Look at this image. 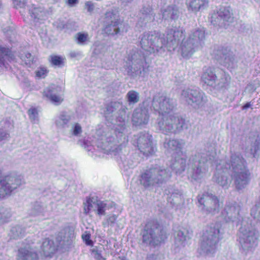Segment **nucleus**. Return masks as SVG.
<instances>
[{"instance_id": "f257e3e1", "label": "nucleus", "mask_w": 260, "mask_h": 260, "mask_svg": "<svg viewBox=\"0 0 260 260\" xmlns=\"http://www.w3.org/2000/svg\"><path fill=\"white\" fill-rule=\"evenodd\" d=\"M168 234L164 227L157 221L148 222L143 234V242L151 246L156 247L163 244L168 239Z\"/></svg>"}, {"instance_id": "f03ea898", "label": "nucleus", "mask_w": 260, "mask_h": 260, "mask_svg": "<svg viewBox=\"0 0 260 260\" xmlns=\"http://www.w3.org/2000/svg\"><path fill=\"white\" fill-rule=\"evenodd\" d=\"M229 168L231 167L235 173L234 177L237 190L244 188L250 181V174L246 168L245 160L240 155H233L231 156V165L226 164Z\"/></svg>"}, {"instance_id": "7ed1b4c3", "label": "nucleus", "mask_w": 260, "mask_h": 260, "mask_svg": "<svg viewBox=\"0 0 260 260\" xmlns=\"http://www.w3.org/2000/svg\"><path fill=\"white\" fill-rule=\"evenodd\" d=\"M20 184V180L16 176L7 175L3 176L0 169V199L10 195Z\"/></svg>"}, {"instance_id": "20e7f679", "label": "nucleus", "mask_w": 260, "mask_h": 260, "mask_svg": "<svg viewBox=\"0 0 260 260\" xmlns=\"http://www.w3.org/2000/svg\"><path fill=\"white\" fill-rule=\"evenodd\" d=\"M137 146L143 155L149 156L153 155L155 149L153 146L152 137L148 133H141L137 139Z\"/></svg>"}, {"instance_id": "39448f33", "label": "nucleus", "mask_w": 260, "mask_h": 260, "mask_svg": "<svg viewBox=\"0 0 260 260\" xmlns=\"http://www.w3.org/2000/svg\"><path fill=\"white\" fill-rule=\"evenodd\" d=\"M199 203L203 205L204 209L212 214L218 212L220 204L217 197L210 193L205 192L201 197L198 196Z\"/></svg>"}, {"instance_id": "423d86ee", "label": "nucleus", "mask_w": 260, "mask_h": 260, "mask_svg": "<svg viewBox=\"0 0 260 260\" xmlns=\"http://www.w3.org/2000/svg\"><path fill=\"white\" fill-rule=\"evenodd\" d=\"M105 22L107 24L103 28L104 34L108 35L117 34L120 31V21L116 18L115 14L113 11L107 12L105 14Z\"/></svg>"}, {"instance_id": "0eeeda50", "label": "nucleus", "mask_w": 260, "mask_h": 260, "mask_svg": "<svg viewBox=\"0 0 260 260\" xmlns=\"http://www.w3.org/2000/svg\"><path fill=\"white\" fill-rule=\"evenodd\" d=\"M153 169H150L141 175L140 181L141 183L145 187L149 186L151 184H162L165 181V178L167 175V172L165 169L159 170L157 172V175L153 179V182L151 183V174L153 172Z\"/></svg>"}, {"instance_id": "6e6552de", "label": "nucleus", "mask_w": 260, "mask_h": 260, "mask_svg": "<svg viewBox=\"0 0 260 260\" xmlns=\"http://www.w3.org/2000/svg\"><path fill=\"white\" fill-rule=\"evenodd\" d=\"M182 95L189 104L196 103L199 104L203 101V95L199 88H188L183 90Z\"/></svg>"}, {"instance_id": "1a4fd4ad", "label": "nucleus", "mask_w": 260, "mask_h": 260, "mask_svg": "<svg viewBox=\"0 0 260 260\" xmlns=\"http://www.w3.org/2000/svg\"><path fill=\"white\" fill-rule=\"evenodd\" d=\"M39 254L32 247L25 246L18 250L17 260H39Z\"/></svg>"}, {"instance_id": "9d476101", "label": "nucleus", "mask_w": 260, "mask_h": 260, "mask_svg": "<svg viewBox=\"0 0 260 260\" xmlns=\"http://www.w3.org/2000/svg\"><path fill=\"white\" fill-rule=\"evenodd\" d=\"M174 106L170 102V99L166 97L161 98L159 100L158 105L154 103V108L157 111L159 115H165L173 111Z\"/></svg>"}, {"instance_id": "9b49d317", "label": "nucleus", "mask_w": 260, "mask_h": 260, "mask_svg": "<svg viewBox=\"0 0 260 260\" xmlns=\"http://www.w3.org/2000/svg\"><path fill=\"white\" fill-rule=\"evenodd\" d=\"M168 124L166 125V129L170 132L175 126L176 131H180L183 129L185 126V120L182 117L171 115L170 116Z\"/></svg>"}, {"instance_id": "f8f14e48", "label": "nucleus", "mask_w": 260, "mask_h": 260, "mask_svg": "<svg viewBox=\"0 0 260 260\" xmlns=\"http://www.w3.org/2000/svg\"><path fill=\"white\" fill-rule=\"evenodd\" d=\"M56 249L54 242L49 238H45L41 246V255L43 258L52 257Z\"/></svg>"}, {"instance_id": "ddd939ff", "label": "nucleus", "mask_w": 260, "mask_h": 260, "mask_svg": "<svg viewBox=\"0 0 260 260\" xmlns=\"http://www.w3.org/2000/svg\"><path fill=\"white\" fill-rule=\"evenodd\" d=\"M240 232L243 236L240 239V242L241 244L249 243L250 245L247 246L248 248L252 247L257 240V237L254 231H247L245 227L242 226L240 229Z\"/></svg>"}, {"instance_id": "4468645a", "label": "nucleus", "mask_w": 260, "mask_h": 260, "mask_svg": "<svg viewBox=\"0 0 260 260\" xmlns=\"http://www.w3.org/2000/svg\"><path fill=\"white\" fill-rule=\"evenodd\" d=\"M15 59V53L11 48L0 45V66H5L6 60L11 62Z\"/></svg>"}, {"instance_id": "2eb2a0df", "label": "nucleus", "mask_w": 260, "mask_h": 260, "mask_svg": "<svg viewBox=\"0 0 260 260\" xmlns=\"http://www.w3.org/2000/svg\"><path fill=\"white\" fill-rule=\"evenodd\" d=\"M217 77L210 67L207 68L203 74L202 81L207 85L212 86L216 80Z\"/></svg>"}, {"instance_id": "dca6fc26", "label": "nucleus", "mask_w": 260, "mask_h": 260, "mask_svg": "<svg viewBox=\"0 0 260 260\" xmlns=\"http://www.w3.org/2000/svg\"><path fill=\"white\" fill-rule=\"evenodd\" d=\"M54 90L55 88L52 86L48 87L44 90L43 95L55 104L59 105L63 101V99L59 95L53 94Z\"/></svg>"}, {"instance_id": "f3484780", "label": "nucleus", "mask_w": 260, "mask_h": 260, "mask_svg": "<svg viewBox=\"0 0 260 260\" xmlns=\"http://www.w3.org/2000/svg\"><path fill=\"white\" fill-rule=\"evenodd\" d=\"M208 0H191L188 6V9L194 12L204 9L208 5Z\"/></svg>"}, {"instance_id": "a211bd4d", "label": "nucleus", "mask_w": 260, "mask_h": 260, "mask_svg": "<svg viewBox=\"0 0 260 260\" xmlns=\"http://www.w3.org/2000/svg\"><path fill=\"white\" fill-rule=\"evenodd\" d=\"M49 61L53 66L61 68L64 66L66 58L59 55H51Z\"/></svg>"}, {"instance_id": "6ab92c4d", "label": "nucleus", "mask_w": 260, "mask_h": 260, "mask_svg": "<svg viewBox=\"0 0 260 260\" xmlns=\"http://www.w3.org/2000/svg\"><path fill=\"white\" fill-rule=\"evenodd\" d=\"M44 13L43 9L40 7H32L29 10L30 15L35 20L41 19Z\"/></svg>"}, {"instance_id": "aec40b11", "label": "nucleus", "mask_w": 260, "mask_h": 260, "mask_svg": "<svg viewBox=\"0 0 260 260\" xmlns=\"http://www.w3.org/2000/svg\"><path fill=\"white\" fill-rule=\"evenodd\" d=\"M184 144V143H181L177 140H170L168 142V145L170 148L181 153L182 145Z\"/></svg>"}, {"instance_id": "412c9836", "label": "nucleus", "mask_w": 260, "mask_h": 260, "mask_svg": "<svg viewBox=\"0 0 260 260\" xmlns=\"http://www.w3.org/2000/svg\"><path fill=\"white\" fill-rule=\"evenodd\" d=\"M93 198L88 197L86 199V201L84 202L83 209L85 214H89L93 208V205L96 204V202H93Z\"/></svg>"}, {"instance_id": "4be33fe9", "label": "nucleus", "mask_w": 260, "mask_h": 260, "mask_svg": "<svg viewBox=\"0 0 260 260\" xmlns=\"http://www.w3.org/2000/svg\"><path fill=\"white\" fill-rule=\"evenodd\" d=\"M49 70L46 67L40 66L35 71V76L39 79H44L47 76Z\"/></svg>"}, {"instance_id": "5701e85b", "label": "nucleus", "mask_w": 260, "mask_h": 260, "mask_svg": "<svg viewBox=\"0 0 260 260\" xmlns=\"http://www.w3.org/2000/svg\"><path fill=\"white\" fill-rule=\"evenodd\" d=\"M219 234V230L218 229H215V228H210L209 233H208V238L207 239V244L211 246V241L214 240Z\"/></svg>"}, {"instance_id": "b1692460", "label": "nucleus", "mask_w": 260, "mask_h": 260, "mask_svg": "<svg viewBox=\"0 0 260 260\" xmlns=\"http://www.w3.org/2000/svg\"><path fill=\"white\" fill-rule=\"evenodd\" d=\"M76 42L79 44H85L89 41V37L87 32H78L75 36Z\"/></svg>"}, {"instance_id": "393cba45", "label": "nucleus", "mask_w": 260, "mask_h": 260, "mask_svg": "<svg viewBox=\"0 0 260 260\" xmlns=\"http://www.w3.org/2000/svg\"><path fill=\"white\" fill-rule=\"evenodd\" d=\"M134 118L135 117H134L133 120L135 121L138 125H142L148 123L149 119V116L147 113L145 112H142L140 114V118L138 119V120L136 121Z\"/></svg>"}, {"instance_id": "a878e982", "label": "nucleus", "mask_w": 260, "mask_h": 260, "mask_svg": "<svg viewBox=\"0 0 260 260\" xmlns=\"http://www.w3.org/2000/svg\"><path fill=\"white\" fill-rule=\"evenodd\" d=\"M127 98L130 103H136L139 101V94L134 90H130L127 93Z\"/></svg>"}, {"instance_id": "bb28decb", "label": "nucleus", "mask_w": 260, "mask_h": 260, "mask_svg": "<svg viewBox=\"0 0 260 260\" xmlns=\"http://www.w3.org/2000/svg\"><path fill=\"white\" fill-rule=\"evenodd\" d=\"M97 210L96 213L99 215H105L107 204L103 201H96Z\"/></svg>"}, {"instance_id": "cd10ccee", "label": "nucleus", "mask_w": 260, "mask_h": 260, "mask_svg": "<svg viewBox=\"0 0 260 260\" xmlns=\"http://www.w3.org/2000/svg\"><path fill=\"white\" fill-rule=\"evenodd\" d=\"M218 15L224 21H229L233 19L230 11L225 8H224L222 10L220 9Z\"/></svg>"}, {"instance_id": "c85d7f7f", "label": "nucleus", "mask_w": 260, "mask_h": 260, "mask_svg": "<svg viewBox=\"0 0 260 260\" xmlns=\"http://www.w3.org/2000/svg\"><path fill=\"white\" fill-rule=\"evenodd\" d=\"M169 11L170 12V18L172 19H176L178 18L179 11L174 6H170L168 9L165 11L166 12Z\"/></svg>"}, {"instance_id": "c756f323", "label": "nucleus", "mask_w": 260, "mask_h": 260, "mask_svg": "<svg viewBox=\"0 0 260 260\" xmlns=\"http://www.w3.org/2000/svg\"><path fill=\"white\" fill-rule=\"evenodd\" d=\"M82 238L86 245L92 246L93 243L91 240V235L89 233H86L82 235Z\"/></svg>"}, {"instance_id": "7c9ffc66", "label": "nucleus", "mask_w": 260, "mask_h": 260, "mask_svg": "<svg viewBox=\"0 0 260 260\" xmlns=\"http://www.w3.org/2000/svg\"><path fill=\"white\" fill-rule=\"evenodd\" d=\"M217 182L219 185L222 187H227L229 184L227 177L224 176L218 177L217 179Z\"/></svg>"}, {"instance_id": "2f4dec72", "label": "nucleus", "mask_w": 260, "mask_h": 260, "mask_svg": "<svg viewBox=\"0 0 260 260\" xmlns=\"http://www.w3.org/2000/svg\"><path fill=\"white\" fill-rule=\"evenodd\" d=\"M28 115L29 118L35 120L38 116V111L37 108L32 107L28 110Z\"/></svg>"}, {"instance_id": "473e14b6", "label": "nucleus", "mask_w": 260, "mask_h": 260, "mask_svg": "<svg viewBox=\"0 0 260 260\" xmlns=\"http://www.w3.org/2000/svg\"><path fill=\"white\" fill-rule=\"evenodd\" d=\"M192 35L193 38L192 39H196L194 38L197 37L198 40H202L205 38V34L201 30H196L193 33Z\"/></svg>"}, {"instance_id": "72a5a7b5", "label": "nucleus", "mask_w": 260, "mask_h": 260, "mask_svg": "<svg viewBox=\"0 0 260 260\" xmlns=\"http://www.w3.org/2000/svg\"><path fill=\"white\" fill-rule=\"evenodd\" d=\"M117 216L116 215H112L110 216L107 219V223L108 225H112L116 221Z\"/></svg>"}, {"instance_id": "f704fd0d", "label": "nucleus", "mask_w": 260, "mask_h": 260, "mask_svg": "<svg viewBox=\"0 0 260 260\" xmlns=\"http://www.w3.org/2000/svg\"><path fill=\"white\" fill-rule=\"evenodd\" d=\"M82 132V128L80 124L78 123L74 125L73 134L75 136H77Z\"/></svg>"}, {"instance_id": "c9c22d12", "label": "nucleus", "mask_w": 260, "mask_h": 260, "mask_svg": "<svg viewBox=\"0 0 260 260\" xmlns=\"http://www.w3.org/2000/svg\"><path fill=\"white\" fill-rule=\"evenodd\" d=\"M85 7L89 12H92L94 8V4L90 1H88L85 3Z\"/></svg>"}, {"instance_id": "e433bc0d", "label": "nucleus", "mask_w": 260, "mask_h": 260, "mask_svg": "<svg viewBox=\"0 0 260 260\" xmlns=\"http://www.w3.org/2000/svg\"><path fill=\"white\" fill-rule=\"evenodd\" d=\"M78 2V0H66V3L70 6H73Z\"/></svg>"}, {"instance_id": "4c0bfd02", "label": "nucleus", "mask_w": 260, "mask_h": 260, "mask_svg": "<svg viewBox=\"0 0 260 260\" xmlns=\"http://www.w3.org/2000/svg\"><path fill=\"white\" fill-rule=\"evenodd\" d=\"M95 257L98 260H105L106 259L102 256L101 254L98 251L95 253Z\"/></svg>"}, {"instance_id": "58836bf2", "label": "nucleus", "mask_w": 260, "mask_h": 260, "mask_svg": "<svg viewBox=\"0 0 260 260\" xmlns=\"http://www.w3.org/2000/svg\"><path fill=\"white\" fill-rule=\"evenodd\" d=\"M252 105L251 102H247L242 107L243 110H246L248 108L250 107Z\"/></svg>"}, {"instance_id": "ea45409f", "label": "nucleus", "mask_w": 260, "mask_h": 260, "mask_svg": "<svg viewBox=\"0 0 260 260\" xmlns=\"http://www.w3.org/2000/svg\"><path fill=\"white\" fill-rule=\"evenodd\" d=\"M227 50H228L227 48H222L220 50V51L221 52V53H222L223 56L226 55L225 52L227 51Z\"/></svg>"}, {"instance_id": "a19ab883", "label": "nucleus", "mask_w": 260, "mask_h": 260, "mask_svg": "<svg viewBox=\"0 0 260 260\" xmlns=\"http://www.w3.org/2000/svg\"><path fill=\"white\" fill-rule=\"evenodd\" d=\"M25 56L26 58L30 59L31 57V54L29 52H26L25 54Z\"/></svg>"}, {"instance_id": "79ce46f5", "label": "nucleus", "mask_w": 260, "mask_h": 260, "mask_svg": "<svg viewBox=\"0 0 260 260\" xmlns=\"http://www.w3.org/2000/svg\"><path fill=\"white\" fill-rule=\"evenodd\" d=\"M13 2V3L14 4V5H18V1L17 0H12Z\"/></svg>"}, {"instance_id": "37998d69", "label": "nucleus", "mask_w": 260, "mask_h": 260, "mask_svg": "<svg viewBox=\"0 0 260 260\" xmlns=\"http://www.w3.org/2000/svg\"><path fill=\"white\" fill-rule=\"evenodd\" d=\"M121 260H126V259L124 258H122Z\"/></svg>"}, {"instance_id": "c03bdc74", "label": "nucleus", "mask_w": 260, "mask_h": 260, "mask_svg": "<svg viewBox=\"0 0 260 260\" xmlns=\"http://www.w3.org/2000/svg\"><path fill=\"white\" fill-rule=\"evenodd\" d=\"M211 21L212 23H213V20H211Z\"/></svg>"}, {"instance_id": "a18cd8bd", "label": "nucleus", "mask_w": 260, "mask_h": 260, "mask_svg": "<svg viewBox=\"0 0 260 260\" xmlns=\"http://www.w3.org/2000/svg\"><path fill=\"white\" fill-rule=\"evenodd\" d=\"M213 15H213L212 16V17H211V18H212V19L213 18Z\"/></svg>"}, {"instance_id": "49530a36", "label": "nucleus", "mask_w": 260, "mask_h": 260, "mask_svg": "<svg viewBox=\"0 0 260 260\" xmlns=\"http://www.w3.org/2000/svg\"><path fill=\"white\" fill-rule=\"evenodd\" d=\"M182 160H183L184 162H185V159H182Z\"/></svg>"}]
</instances>
